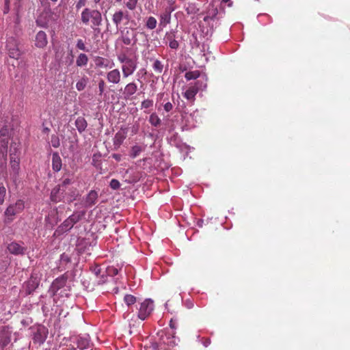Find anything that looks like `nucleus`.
Instances as JSON below:
<instances>
[{
    "label": "nucleus",
    "mask_w": 350,
    "mask_h": 350,
    "mask_svg": "<svg viewBox=\"0 0 350 350\" xmlns=\"http://www.w3.org/2000/svg\"><path fill=\"white\" fill-rule=\"evenodd\" d=\"M124 12L121 10L116 12L112 17V21L118 28L124 18Z\"/></svg>",
    "instance_id": "obj_33"
},
{
    "label": "nucleus",
    "mask_w": 350,
    "mask_h": 350,
    "mask_svg": "<svg viewBox=\"0 0 350 350\" xmlns=\"http://www.w3.org/2000/svg\"><path fill=\"white\" fill-rule=\"evenodd\" d=\"M84 215V212L76 211L74 212L70 217H68L69 219L71 220V222L75 225L77 224L82 217Z\"/></svg>",
    "instance_id": "obj_36"
},
{
    "label": "nucleus",
    "mask_w": 350,
    "mask_h": 350,
    "mask_svg": "<svg viewBox=\"0 0 350 350\" xmlns=\"http://www.w3.org/2000/svg\"><path fill=\"white\" fill-rule=\"evenodd\" d=\"M25 208V202L22 200H18L14 204H10L5 211V221L7 223L12 221L15 215L21 213Z\"/></svg>",
    "instance_id": "obj_5"
},
{
    "label": "nucleus",
    "mask_w": 350,
    "mask_h": 350,
    "mask_svg": "<svg viewBox=\"0 0 350 350\" xmlns=\"http://www.w3.org/2000/svg\"><path fill=\"white\" fill-rule=\"evenodd\" d=\"M7 49L10 57L18 59L21 56L18 42L14 38H10L7 42Z\"/></svg>",
    "instance_id": "obj_11"
},
{
    "label": "nucleus",
    "mask_w": 350,
    "mask_h": 350,
    "mask_svg": "<svg viewBox=\"0 0 350 350\" xmlns=\"http://www.w3.org/2000/svg\"><path fill=\"white\" fill-rule=\"evenodd\" d=\"M76 344L77 349L80 350L88 349L90 347V338L88 336H79L77 338Z\"/></svg>",
    "instance_id": "obj_25"
},
{
    "label": "nucleus",
    "mask_w": 350,
    "mask_h": 350,
    "mask_svg": "<svg viewBox=\"0 0 350 350\" xmlns=\"http://www.w3.org/2000/svg\"><path fill=\"white\" fill-rule=\"evenodd\" d=\"M157 21L153 16H150L147 18L146 26L149 29H154L157 27Z\"/></svg>",
    "instance_id": "obj_39"
},
{
    "label": "nucleus",
    "mask_w": 350,
    "mask_h": 350,
    "mask_svg": "<svg viewBox=\"0 0 350 350\" xmlns=\"http://www.w3.org/2000/svg\"><path fill=\"white\" fill-rule=\"evenodd\" d=\"M142 150L143 148L140 146L135 145L131 148L130 157L133 159L136 158Z\"/></svg>",
    "instance_id": "obj_40"
},
{
    "label": "nucleus",
    "mask_w": 350,
    "mask_h": 350,
    "mask_svg": "<svg viewBox=\"0 0 350 350\" xmlns=\"http://www.w3.org/2000/svg\"><path fill=\"white\" fill-rule=\"evenodd\" d=\"M77 47L83 51L89 52V49L85 47V45L83 42V41L81 39H79L77 41Z\"/></svg>",
    "instance_id": "obj_45"
},
{
    "label": "nucleus",
    "mask_w": 350,
    "mask_h": 350,
    "mask_svg": "<svg viewBox=\"0 0 350 350\" xmlns=\"http://www.w3.org/2000/svg\"><path fill=\"white\" fill-rule=\"evenodd\" d=\"M153 309V301L150 299H145L140 304V307L138 312V317L141 320H145L151 314Z\"/></svg>",
    "instance_id": "obj_8"
},
{
    "label": "nucleus",
    "mask_w": 350,
    "mask_h": 350,
    "mask_svg": "<svg viewBox=\"0 0 350 350\" xmlns=\"http://www.w3.org/2000/svg\"><path fill=\"white\" fill-rule=\"evenodd\" d=\"M106 272L108 275L113 276V275H116L118 274V269H116L113 267H108L107 269Z\"/></svg>",
    "instance_id": "obj_46"
},
{
    "label": "nucleus",
    "mask_w": 350,
    "mask_h": 350,
    "mask_svg": "<svg viewBox=\"0 0 350 350\" xmlns=\"http://www.w3.org/2000/svg\"><path fill=\"white\" fill-rule=\"evenodd\" d=\"M170 326L172 329H175L176 328V323L173 319H171L170 321Z\"/></svg>",
    "instance_id": "obj_55"
},
{
    "label": "nucleus",
    "mask_w": 350,
    "mask_h": 350,
    "mask_svg": "<svg viewBox=\"0 0 350 350\" xmlns=\"http://www.w3.org/2000/svg\"><path fill=\"white\" fill-rule=\"evenodd\" d=\"M94 1L96 3H98L100 1V0H94Z\"/></svg>",
    "instance_id": "obj_62"
},
{
    "label": "nucleus",
    "mask_w": 350,
    "mask_h": 350,
    "mask_svg": "<svg viewBox=\"0 0 350 350\" xmlns=\"http://www.w3.org/2000/svg\"><path fill=\"white\" fill-rule=\"evenodd\" d=\"M127 135V130L126 129L121 128L120 131H118L114 137H113V145L116 148H119L124 140L126 139Z\"/></svg>",
    "instance_id": "obj_21"
},
{
    "label": "nucleus",
    "mask_w": 350,
    "mask_h": 350,
    "mask_svg": "<svg viewBox=\"0 0 350 350\" xmlns=\"http://www.w3.org/2000/svg\"><path fill=\"white\" fill-rule=\"evenodd\" d=\"M185 306L188 308V309H191L193 307V303L188 299V300H186L185 302Z\"/></svg>",
    "instance_id": "obj_53"
},
{
    "label": "nucleus",
    "mask_w": 350,
    "mask_h": 350,
    "mask_svg": "<svg viewBox=\"0 0 350 350\" xmlns=\"http://www.w3.org/2000/svg\"><path fill=\"white\" fill-rule=\"evenodd\" d=\"M47 329L43 325H39L36 327V331L33 333V339L35 342L42 344L47 336Z\"/></svg>",
    "instance_id": "obj_13"
},
{
    "label": "nucleus",
    "mask_w": 350,
    "mask_h": 350,
    "mask_svg": "<svg viewBox=\"0 0 350 350\" xmlns=\"http://www.w3.org/2000/svg\"><path fill=\"white\" fill-rule=\"evenodd\" d=\"M86 0H79L76 3V8L77 10L80 9L81 8L85 6L86 5Z\"/></svg>",
    "instance_id": "obj_52"
},
{
    "label": "nucleus",
    "mask_w": 350,
    "mask_h": 350,
    "mask_svg": "<svg viewBox=\"0 0 350 350\" xmlns=\"http://www.w3.org/2000/svg\"><path fill=\"white\" fill-rule=\"evenodd\" d=\"M174 334V332H172V333H166L165 335H163V333L162 332L161 335V342L172 347L176 345L179 340L175 337Z\"/></svg>",
    "instance_id": "obj_18"
},
{
    "label": "nucleus",
    "mask_w": 350,
    "mask_h": 350,
    "mask_svg": "<svg viewBox=\"0 0 350 350\" xmlns=\"http://www.w3.org/2000/svg\"><path fill=\"white\" fill-rule=\"evenodd\" d=\"M117 2H120L122 0H115Z\"/></svg>",
    "instance_id": "obj_64"
},
{
    "label": "nucleus",
    "mask_w": 350,
    "mask_h": 350,
    "mask_svg": "<svg viewBox=\"0 0 350 350\" xmlns=\"http://www.w3.org/2000/svg\"><path fill=\"white\" fill-rule=\"evenodd\" d=\"M185 77L187 81L196 79L200 77V72L199 70L188 71L185 73Z\"/></svg>",
    "instance_id": "obj_37"
},
{
    "label": "nucleus",
    "mask_w": 350,
    "mask_h": 350,
    "mask_svg": "<svg viewBox=\"0 0 350 350\" xmlns=\"http://www.w3.org/2000/svg\"><path fill=\"white\" fill-rule=\"evenodd\" d=\"M81 21L85 25H88L90 23H92V27L99 32L98 28L94 27H98L101 25L102 15L101 13L96 10H90L89 8H85L81 14Z\"/></svg>",
    "instance_id": "obj_3"
},
{
    "label": "nucleus",
    "mask_w": 350,
    "mask_h": 350,
    "mask_svg": "<svg viewBox=\"0 0 350 350\" xmlns=\"http://www.w3.org/2000/svg\"><path fill=\"white\" fill-rule=\"evenodd\" d=\"M124 301L127 306H131L136 302V297L132 295H126Z\"/></svg>",
    "instance_id": "obj_42"
},
{
    "label": "nucleus",
    "mask_w": 350,
    "mask_h": 350,
    "mask_svg": "<svg viewBox=\"0 0 350 350\" xmlns=\"http://www.w3.org/2000/svg\"><path fill=\"white\" fill-rule=\"evenodd\" d=\"M64 196V200H66L68 203H70L77 198V197L79 196V192L76 189L72 188L69 189L68 192L66 193L65 191Z\"/></svg>",
    "instance_id": "obj_30"
},
{
    "label": "nucleus",
    "mask_w": 350,
    "mask_h": 350,
    "mask_svg": "<svg viewBox=\"0 0 350 350\" xmlns=\"http://www.w3.org/2000/svg\"><path fill=\"white\" fill-rule=\"evenodd\" d=\"M92 273L95 275L96 277L98 278L100 276V278L97 280L98 284H102L107 282V276L104 274H101V269L99 266L96 265L92 268Z\"/></svg>",
    "instance_id": "obj_28"
},
{
    "label": "nucleus",
    "mask_w": 350,
    "mask_h": 350,
    "mask_svg": "<svg viewBox=\"0 0 350 350\" xmlns=\"http://www.w3.org/2000/svg\"><path fill=\"white\" fill-rule=\"evenodd\" d=\"M118 60L122 64L121 70L124 78L132 75L137 68V56L135 50L126 48L124 52L118 55Z\"/></svg>",
    "instance_id": "obj_1"
},
{
    "label": "nucleus",
    "mask_w": 350,
    "mask_h": 350,
    "mask_svg": "<svg viewBox=\"0 0 350 350\" xmlns=\"http://www.w3.org/2000/svg\"><path fill=\"white\" fill-rule=\"evenodd\" d=\"M51 142L52 146H53L54 148H57L60 145L59 139L58 137L56 136V135H53L51 137Z\"/></svg>",
    "instance_id": "obj_47"
},
{
    "label": "nucleus",
    "mask_w": 350,
    "mask_h": 350,
    "mask_svg": "<svg viewBox=\"0 0 350 350\" xmlns=\"http://www.w3.org/2000/svg\"><path fill=\"white\" fill-rule=\"evenodd\" d=\"M48 44L46 33L43 31L37 33L35 38V46L38 48H44Z\"/></svg>",
    "instance_id": "obj_20"
},
{
    "label": "nucleus",
    "mask_w": 350,
    "mask_h": 350,
    "mask_svg": "<svg viewBox=\"0 0 350 350\" xmlns=\"http://www.w3.org/2000/svg\"><path fill=\"white\" fill-rule=\"evenodd\" d=\"M51 19V14L49 12H42L36 19V24L41 27H45L49 24Z\"/></svg>",
    "instance_id": "obj_24"
},
{
    "label": "nucleus",
    "mask_w": 350,
    "mask_h": 350,
    "mask_svg": "<svg viewBox=\"0 0 350 350\" xmlns=\"http://www.w3.org/2000/svg\"><path fill=\"white\" fill-rule=\"evenodd\" d=\"M12 331L8 327H3L0 331V350H10L12 342Z\"/></svg>",
    "instance_id": "obj_7"
},
{
    "label": "nucleus",
    "mask_w": 350,
    "mask_h": 350,
    "mask_svg": "<svg viewBox=\"0 0 350 350\" xmlns=\"http://www.w3.org/2000/svg\"><path fill=\"white\" fill-rule=\"evenodd\" d=\"M88 62V57L85 53H80L76 59V64L79 67L85 66Z\"/></svg>",
    "instance_id": "obj_34"
},
{
    "label": "nucleus",
    "mask_w": 350,
    "mask_h": 350,
    "mask_svg": "<svg viewBox=\"0 0 350 350\" xmlns=\"http://www.w3.org/2000/svg\"><path fill=\"white\" fill-rule=\"evenodd\" d=\"M74 224L71 222V220L68 217L59 226V230L61 232H66L72 228Z\"/></svg>",
    "instance_id": "obj_32"
},
{
    "label": "nucleus",
    "mask_w": 350,
    "mask_h": 350,
    "mask_svg": "<svg viewBox=\"0 0 350 350\" xmlns=\"http://www.w3.org/2000/svg\"><path fill=\"white\" fill-rule=\"evenodd\" d=\"M165 40L168 42L169 46L172 49H177L179 47V43L176 40V32L174 31H170L167 32L165 36Z\"/></svg>",
    "instance_id": "obj_22"
},
{
    "label": "nucleus",
    "mask_w": 350,
    "mask_h": 350,
    "mask_svg": "<svg viewBox=\"0 0 350 350\" xmlns=\"http://www.w3.org/2000/svg\"><path fill=\"white\" fill-rule=\"evenodd\" d=\"M163 108L166 112H170L173 109V105L170 102H167L164 104Z\"/></svg>",
    "instance_id": "obj_51"
},
{
    "label": "nucleus",
    "mask_w": 350,
    "mask_h": 350,
    "mask_svg": "<svg viewBox=\"0 0 350 350\" xmlns=\"http://www.w3.org/2000/svg\"><path fill=\"white\" fill-rule=\"evenodd\" d=\"M95 64L97 67L100 68H111L114 66L113 62H111L110 64L109 61L101 57H97L95 59Z\"/></svg>",
    "instance_id": "obj_29"
},
{
    "label": "nucleus",
    "mask_w": 350,
    "mask_h": 350,
    "mask_svg": "<svg viewBox=\"0 0 350 350\" xmlns=\"http://www.w3.org/2000/svg\"><path fill=\"white\" fill-rule=\"evenodd\" d=\"M153 106V100L150 99H146L142 102V109H149Z\"/></svg>",
    "instance_id": "obj_44"
},
{
    "label": "nucleus",
    "mask_w": 350,
    "mask_h": 350,
    "mask_svg": "<svg viewBox=\"0 0 350 350\" xmlns=\"http://www.w3.org/2000/svg\"><path fill=\"white\" fill-rule=\"evenodd\" d=\"M211 342L209 340H207L204 343V345L205 347H208L209 345H210Z\"/></svg>",
    "instance_id": "obj_58"
},
{
    "label": "nucleus",
    "mask_w": 350,
    "mask_h": 350,
    "mask_svg": "<svg viewBox=\"0 0 350 350\" xmlns=\"http://www.w3.org/2000/svg\"><path fill=\"white\" fill-rule=\"evenodd\" d=\"M106 79L108 83L118 84L121 81V73L119 69L114 68L106 73Z\"/></svg>",
    "instance_id": "obj_16"
},
{
    "label": "nucleus",
    "mask_w": 350,
    "mask_h": 350,
    "mask_svg": "<svg viewBox=\"0 0 350 350\" xmlns=\"http://www.w3.org/2000/svg\"><path fill=\"white\" fill-rule=\"evenodd\" d=\"M206 77H202L194 85H189L183 92V96L188 100H193L199 90H204L206 88Z\"/></svg>",
    "instance_id": "obj_4"
},
{
    "label": "nucleus",
    "mask_w": 350,
    "mask_h": 350,
    "mask_svg": "<svg viewBox=\"0 0 350 350\" xmlns=\"http://www.w3.org/2000/svg\"><path fill=\"white\" fill-rule=\"evenodd\" d=\"M217 10H215V12H214V14H213V16H216V14H217Z\"/></svg>",
    "instance_id": "obj_63"
},
{
    "label": "nucleus",
    "mask_w": 350,
    "mask_h": 350,
    "mask_svg": "<svg viewBox=\"0 0 350 350\" xmlns=\"http://www.w3.org/2000/svg\"><path fill=\"white\" fill-rule=\"evenodd\" d=\"M72 183V181L70 178H65L61 185H59V186L61 187L63 189L66 190L67 186L70 185Z\"/></svg>",
    "instance_id": "obj_50"
},
{
    "label": "nucleus",
    "mask_w": 350,
    "mask_h": 350,
    "mask_svg": "<svg viewBox=\"0 0 350 350\" xmlns=\"http://www.w3.org/2000/svg\"><path fill=\"white\" fill-rule=\"evenodd\" d=\"M65 191H66L65 189H63L62 188H61L60 186L57 185L52 189V191L51 192V196H50L51 200L54 202H58L64 200Z\"/></svg>",
    "instance_id": "obj_15"
},
{
    "label": "nucleus",
    "mask_w": 350,
    "mask_h": 350,
    "mask_svg": "<svg viewBox=\"0 0 350 350\" xmlns=\"http://www.w3.org/2000/svg\"><path fill=\"white\" fill-rule=\"evenodd\" d=\"M174 10L172 6H169L165 9V11L159 16V26L161 27H166L167 25L170 23L171 14Z\"/></svg>",
    "instance_id": "obj_14"
},
{
    "label": "nucleus",
    "mask_w": 350,
    "mask_h": 350,
    "mask_svg": "<svg viewBox=\"0 0 350 350\" xmlns=\"http://www.w3.org/2000/svg\"><path fill=\"white\" fill-rule=\"evenodd\" d=\"M124 3L128 9L133 10L136 8L137 0H126Z\"/></svg>",
    "instance_id": "obj_43"
},
{
    "label": "nucleus",
    "mask_w": 350,
    "mask_h": 350,
    "mask_svg": "<svg viewBox=\"0 0 350 350\" xmlns=\"http://www.w3.org/2000/svg\"><path fill=\"white\" fill-rule=\"evenodd\" d=\"M137 85L135 82L126 84L123 90V95L125 98H129L137 91Z\"/></svg>",
    "instance_id": "obj_23"
},
{
    "label": "nucleus",
    "mask_w": 350,
    "mask_h": 350,
    "mask_svg": "<svg viewBox=\"0 0 350 350\" xmlns=\"http://www.w3.org/2000/svg\"><path fill=\"white\" fill-rule=\"evenodd\" d=\"M152 68L155 72L161 73L163 71V65L161 61L156 59L153 63Z\"/></svg>",
    "instance_id": "obj_41"
},
{
    "label": "nucleus",
    "mask_w": 350,
    "mask_h": 350,
    "mask_svg": "<svg viewBox=\"0 0 350 350\" xmlns=\"http://www.w3.org/2000/svg\"><path fill=\"white\" fill-rule=\"evenodd\" d=\"M136 33L134 31L131 30V32L128 30L122 36V40L124 44L129 45L133 40L134 43L136 42Z\"/></svg>",
    "instance_id": "obj_26"
},
{
    "label": "nucleus",
    "mask_w": 350,
    "mask_h": 350,
    "mask_svg": "<svg viewBox=\"0 0 350 350\" xmlns=\"http://www.w3.org/2000/svg\"><path fill=\"white\" fill-rule=\"evenodd\" d=\"M42 310L44 314L46 315L47 312H49V309L47 308V307L45 305H42Z\"/></svg>",
    "instance_id": "obj_57"
},
{
    "label": "nucleus",
    "mask_w": 350,
    "mask_h": 350,
    "mask_svg": "<svg viewBox=\"0 0 350 350\" xmlns=\"http://www.w3.org/2000/svg\"><path fill=\"white\" fill-rule=\"evenodd\" d=\"M75 126L78 131L79 133H82L86 129L88 124L86 120L83 118L79 117L75 120Z\"/></svg>",
    "instance_id": "obj_31"
},
{
    "label": "nucleus",
    "mask_w": 350,
    "mask_h": 350,
    "mask_svg": "<svg viewBox=\"0 0 350 350\" xmlns=\"http://www.w3.org/2000/svg\"><path fill=\"white\" fill-rule=\"evenodd\" d=\"M7 248L9 252L14 255H24L27 251L23 243L12 242L8 244Z\"/></svg>",
    "instance_id": "obj_12"
},
{
    "label": "nucleus",
    "mask_w": 350,
    "mask_h": 350,
    "mask_svg": "<svg viewBox=\"0 0 350 350\" xmlns=\"http://www.w3.org/2000/svg\"><path fill=\"white\" fill-rule=\"evenodd\" d=\"M112 157L117 161H120L121 160L122 156L119 154H113Z\"/></svg>",
    "instance_id": "obj_56"
},
{
    "label": "nucleus",
    "mask_w": 350,
    "mask_h": 350,
    "mask_svg": "<svg viewBox=\"0 0 350 350\" xmlns=\"http://www.w3.org/2000/svg\"><path fill=\"white\" fill-rule=\"evenodd\" d=\"M98 85L99 94L102 95L105 91V83L103 79H101L98 81Z\"/></svg>",
    "instance_id": "obj_49"
},
{
    "label": "nucleus",
    "mask_w": 350,
    "mask_h": 350,
    "mask_svg": "<svg viewBox=\"0 0 350 350\" xmlns=\"http://www.w3.org/2000/svg\"><path fill=\"white\" fill-rule=\"evenodd\" d=\"M10 174L14 183L18 180V176L20 171V159L16 154H10Z\"/></svg>",
    "instance_id": "obj_9"
},
{
    "label": "nucleus",
    "mask_w": 350,
    "mask_h": 350,
    "mask_svg": "<svg viewBox=\"0 0 350 350\" xmlns=\"http://www.w3.org/2000/svg\"><path fill=\"white\" fill-rule=\"evenodd\" d=\"M88 81L89 79L86 76H83L77 82L76 89L79 92L83 91L85 88Z\"/></svg>",
    "instance_id": "obj_35"
},
{
    "label": "nucleus",
    "mask_w": 350,
    "mask_h": 350,
    "mask_svg": "<svg viewBox=\"0 0 350 350\" xmlns=\"http://www.w3.org/2000/svg\"><path fill=\"white\" fill-rule=\"evenodd\" d=\"M149 122L154 126H158L161 124V119L156 113H152L150 116Z\"/></svg>",
    "instance_id": "obj_38"
},
{
    "label": "nucleus",
    "mask_w": 350,
    "mask_h": 350,
    "mask_svg": "<svg viewBox=\"0 0 350 350\" xmlns=\"http://www.w3.org/2000/svg\"><path fill=\"white\" fill-rule=\"evenodd\" d=\"M110 187L111 189H118L120 186V182L116 180V179H112L110 182V184H109Z\"/></svg>",
    "instance_id": "obj_48"
},
{
    "label": "nucleus",
    "mask_w": 350,
    "mask_h": 350,
    "mask_svg": "<svg viewBox=\"0 0 350 350\" xmlns=\"http://www.w3.org/2000/svg\"><path fill=\"white\" fill-rule=\"evenodd\" d=\"M98 197V193L94 190H91L84 198L83 206L85 208L92 207L96 203Z\"/></svg>",
    "instance_id": "obj_19"
},
{
    "label": "nucleus",
    "mask_w": 350,
    "mask_h": 350,
    "mask_svg": "<svg viewBox=\"0 0 350 350\" xmlns=\"http://www.w3.org/2000/svg\"><path fill=\"white\" fill-rule=\"evenodd\" d=\"M62 159L57 152L52 154V168L55 172H59L62 169Z\"/></svg>",
    "instance_id": "obj_27"
},
{
    "label": "nucleus",
    "mask_w": 350,
    "mask_h": 350,
    "mask_svg": "<svg viewBox=\"0 0 350 350\" xmlns=\"http://www.w3.org/2000/svg\"><path fill=\"white\" fill-rule=\"evenodd\" d=\"M196 112L190 114H185L183 118L185 122L183 126V130H189L196 126L197 121L195 120Z\"/></svg>",
    "instance_id": "obj_17"
},
{
    "label": "nucleus",
    "mask_w": 350,
    "mask_h": 350,
    "mask_svg": "<svg viewBox=\"0 0 350 350\" xmlns=\"http://www.w3.org/2000/svg\"><path fill=\"white\" fill-rule=\"evenodd\" d=\"M40 281V274L33 271L30 278L23 284L21 293L24 294V295H30L38 288Z\"/></svg>",
    "instance_id": "obj_6"
},
{
    "label": "nucleus",
    "mask_w": 350,
    "mask_h": 350,
    "mask_svg": "<svg viewBox=\"0 0 350 350\" xmlns=\"http://www.w3.org/2000/svg\"><path fill=\"white\" fill-rule=\"evenodd\" d=\"M10 137V130L5 126L0 130V153L3 155L6 154L9 139Z\"/></svg>",
    "instance_id": "obj_10"
},
{
    "label": "nucleus",
    "mask_w": 350,
    "mask_h": 350,
    "mask_svg": "<svg viewBox=\"0 0 350 350\" xmlns=\"http://www.w3.org/2000/svg\"><path fill=\"white\" fill-rule=\"evenodd\" d=\"M209 18H210V16H205V17H204V21H208V20Z\"/></svg>",
    "instance_id": "obj_60"
},
{
    "label": "nucleus",
    "mask_w": 350,
    "mask_h": 350,
    "mask_svg": "<svg viewBox=\"0 0 350 350\" xmlns=\"http://www.w3.org/2000/svg\"><path fill=\"white\" fill-rule=\"evenodd\" d=\"M165 96H167V94L165 92L158 94L157 96V102H159L163 98H164Z\"/></svg>",
    "instance_id": "obj_54"
},
{
    "label": "nucleus",
    "mask_w": 350,
    "mask_h": 350,
    "mask_svg": "<svg viewBox=\"0 0 350 350\" xmlns=\"http://www.w3.org/2000/svg\"><path fill=\"white\" fill-rule=\"evenodd\" d=\"M152 347H153L154 349L157 350L158 345L157 344L153 345Z\"/></svg>",
    "instance_id": "obj_59"
},
{
    "label": "nucleus",
    "mask_w": 350,
    "mask_h": 350,
    "mask_svg": "<svg viewBox=\"0 0 350 350\" xmlns=\"http://www.w3.org/2000/svg\"><path fill=\"white\" fill-rule=\"evenodd\" d=\"M229 1H230V0H222L223 3H228Z\"/></svg>",
    "instance_id": "obj_61"
},
{
    "label": "nucleus",
    "mask_w": 350,
    "mask_h": 350,
    "mask_svg": "<svg viewBox=\"0 0 350 350\" xmlns=\"http://www.w3.org/2000/svg\"><path fill=\"white\" fill-rule=\"evenodd\" d=\"M49 292L56 303L61 302V299L68 298L70 295V284L67 282V277L63 275L56 278L51 284Z\"/></svg>",
    "instance_id": "obj_2"
}]
</instances>
